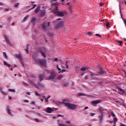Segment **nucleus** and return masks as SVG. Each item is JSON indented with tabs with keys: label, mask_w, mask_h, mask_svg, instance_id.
<instances>
[{
	"label": "nucleus",
	"mask_w": 126,
	"mask_h": 126,
	"mask_svg": "<svg viewBox=\"0 0 126 126\" xmlns=\"http://www.w3.org/2000/svg\"><path fill=\"white\" fill-rule=\"evenodd\" d=\"M103 3L100 2V3H99V6H103Z\"/></svg>",
	"instance_id": "nucleus-59"
},
{
	"label": "nucleus",
	"mask_w": 126,
	"mask_h": 126,
	"mask_svg": "<svg viewBox=\"0 0 126 126\" xmlns=\"http://www.w3.org/2000/svg\"><path fill=\"white\" fill-rule=\"evenodd\" d=\"M105 26L107 27V28H110L111 27V26H110V23H106Z\"/></svg>",
	"instance_id": "nucleus-35"
},
{
	"label": "nucleus",
	"mask_w": 126,
	"mask_h": 126,
	"mask_svg": "<svg viewBox=\"0 0 126 126\" xmlns=\"http://www.w3.org/2000/svg\"><path fill=\"white\" fill-rule=\"evenodd\" d=\"M3 57L5 59H7V55H6V53L5 52H3Z\"/></svg>",
	"instance_id": "nucleus-32"
},
{
	"label": "nucleus",
	"mask_w": 126,
	"mask_h": 126,
	"mask_svg": "<svg viewBox=\"0 0 126 126\" xmlns=\"http://www.w3.org/2000/svg\"><path fill=\"white\" fill-rule=\"evenodd\" d=\"M4 3L2 2H0V5H3Z\"/></svg>",
	"instance_id": "nucleus-63"
},
{
	"label": "nucleus",
	"mask_w": 126,
	"mask_h": 126,
	"mask_svg": "<svg viewBox=\"0 0 126 126\" xmlns=\"http://www.w3.org/2000/svg\"><path fill=\"white\" fill-rule=\"evenodd\" d=\"M117 89H118L120 94H124V93H125V90H123L121 88L117 87Z\"/></svg>",
	"instance_id": "nucleus-14"
},
{
	"label": "nucleus",
	"mask_w": 126,
	"mask_h": 126,
	"mask_svg": "<svg viewBox=\"0 0 126 126\" xmlns=\"http://www.w3.org/2000/svg\"><path fill=\"white\" fill-rule=\"evenodd\" d=\"M35 21H36V18H35L34 17H32V18L31 23H32V24H33V25H35Z\"/></svg>",
	"instance_id": "nucleus-20"
},
{
	"label": "nucleus",
	"mask_w": 126,
	"mask_h": 126,
	"mask_svg": "<svg viewBox=\"0 0 126 126\" xmlns=\"http://www.w3.org/2000/svg\"><path fill=\"white\" fill-rule=\"evenodd\" d=\"M68 85H69V83L68 82H66L63 85V86L64 87H67V86H68Z\"/></svg>",
	"instance_id": "nucleus-27"
},
{
	"label": "nucleus",
	"mask_w": 126,
	"mask_h": 126,
	"mask_svg": "<svg viewBox=\"0 0 126 126\" xmlns=\"http://www.w3.org/2000/svg\"><path fill=\"white\" fill-rule=\"evenodd\" d=\"M22 84H23V85H25V86H29V85L24 81L22 82Z\"/></svg>",
	"instance_id": "nucleus-36"
},
{
	"label": "nucleus",
	"mask_w": 126,
	"mask_h": 126,
	"mask_svg": "<svg viewBox=\"0 0 126 126\" xmlns=\"http://www.w3.org/2000/svg\"><path fill=\"white\" fill-rule=\"evenodd\" d=\"M15 57H16V58H18V59H21V58H22L21 55H20V54H16V55H15Z\"/></svg>",
	"instance_id": "nucleus-30"
},
{
	"label": "nucleus",
	"mask_w": 126,
	"mask_h": 126,
	"mask_svg": "<svg viewBox=\"0 0 126 126\" xmlns=\"http://www.w3.org/2000/svg\"><path fill=\"white\" fill-rule=\"evenodd\" d=\"M32 60L36 63H39L40 65H45L46 64V60L45 59H41L40 60L39 59H37V55L36 54H33L32 56Z\"/></svg>",
	"instance_id": "nucleus-2"
},
{
	"label": "nucleus",
	"mask_w": 126,
	"mask_h": 126,
	"mask_svg": "<svg viewBox=\"0 0 126 126\" xmlns=\"http://www.w3.org/2000/svg\"><path fill=\"white\" fill-rule=\"evenodd\" d=\"M99 72H97V74H98V75H100V74H105V73H106V71H104L103 70V68H102V67H100L99 68Z\"/></svg>",
	"instance_id": "nucleus-9"
},
{
	"label": "nucleus",
	"mask_w": 126,
	"mask_h": 126,
	"mask_svg": "<svg viewBox=\"0 0 126 126\" xmlns=\"http://www.w3.org/2000/svg\"><path fill=\"white\" fill-rule=\"evenodd\" d=\"M87 34H88V35H89L90 36L91 35H92V33H91L90 32H87Z\"/></svg>",
	"instance_id": "nucleus-56"
},
{
	"label": "nucleus",
	"mask_w": 126,
	"mask_h": 126,
	"mask_svg": "<svg viewBox=\"0 0 126 126\" xmlns=\"http://www.w3.org/2000/svg\"><path fill=\"white\" fill-rule=\"evenodd\" d=\"M65 123H66V124H68L69 125V124H70V121H66Z\"/></svg>",
	"instance_id": "nucleus-57"
},
{
	"label": "nucleus",
	"mask_w": 126,
	"mask_h": 126,
	"mask_svg": "<svg viewBox=\"0 0 126 126\" xmlns=\"http://www.w3.org/2000/svg\"><path fill=\"white\" fill-rule=\"evenodd\" d=\"M3 37L7 45H9V46H10V47L12 46V44L10 42V41H9L8 36L5 34H3Z\"/></svg>",
	"instance_id": "nucleus-7"
},
{
	"label": "nucleus",
	"mask_w": 126,
	"mask_h": 126,
	"mask_svg": "<svg viewBox=\"0 0 126 126\" xmlns=\"http://www.w3.org/2000/svg\"><path fill=\"white\" fill-rule=\"evenodd\" d=\"M41 55L42 56V57H43V58L46 59V54H45V53H44L43 51H41Z\"/></svg>",
	"instance_id": "nucleus-28"
},
{
	"label": "nucleus",
	"mask_w": 126,
	"mask_h": 126,
	"mask_svg": "<svg viewBox=\"0 0 126 126\" xmlns=\"http://www.w3.org/2000/svg\"><path fill=\"white\" fill-rule=\"evenodd\" d=\"M119 9H120V13L121 14V16H122L123 15H122V9H121V4H119Z\"/></svg>",
	"instance_id": "nucleus-44"
},
{
	"label": "nucleus",
	"mask_w": 126,
	"mask_h": 126,
	"mask_svg": "<svg viewBox=\"0 0 126 126\" xmlns=\"http://www.w3.org/2000/svg\"><path fill=\"white\" fill-rule=\"evenodd\" d=\"M31 105H35V101H31Z\"/></svg>",
	"instance_id": "nucleus-52"
},
{
	"label": "nucleus",
	"mask_w": 126,
	"mask_h": 126,
	"mask_svg": "<svg viewBox=\"0 0 126 126\" xmlns=\"http://www.w3.org/2000/svg\"><path fill=\"white\" fill-rule=\"evenodd\" d=\"M91 79L94 80H99V77H98V76H99V74L96 73H91Z\"/></svg>",
	"instance_id": "nucleus-5"
},
{
	"label": "nucleus",
	"mask_w": 126,
	"mask_h": 126,
	"mask_svg": "<svg viewBox=\"0 0 126 126\" xmlns=\"http://www.w3.org/2000/svg\"><path fill=\"white\" fill-rule=\"evenodd\" d=\"M45 13H46V12H45V11H43L42 12H41L40 13V16L41 17H42V16H45Z\"/></svg>",
	"instance_id": "nucleus-24"
},
{
	"label": "nucleus",
	"mask_w": 126,
	"mask_h": 126,
	"mask_svg": "<svg viewBox=\"0 0 126 126\" xmlns=\"http://www.w3.org/2000/svg\"><path fill=\"white\" fill-rule=\"evenodd\" d=\"M8 91L9 92H13V93H15V90H14V89H8Z\"/></svg>",
	"instance_id": "nucleus-31"
},
{
	"label": "nucleus",
	"mask_w": 126,
	"mask_h": 126,
	"mask_svg": "<svg viewBox=\"0 0 126 126\" xmlns=\"http://www.w3.org/2000/svg\"><path fill=\"white\" fill-rule=\"evenodd\" d=\"M55 77H56V73L53 71L50 73V75L48 77L47 80H53V79H55Z\"/></svg>",
	"instance_id": "nucleus-6"
},
{
	"label": "nucleus",
	"mask_w": 126,
	"mask_h": 126,
	"mask_svg": "<svg viewBox=\"0 0 126 126\" xmlns=\"http://www.w3.org/2000/svg\"><path fill=\"white\" fill-rule=\"evenodd\" d=\"M29 83L30 84H31V85H32V84H34V83L31 80H29Z\"/></svg>",
	"instance_id": "nucleus-38"
},
{
	"label": "nucleus",
	"mask_w": 126,
	"mask_h": 126,
	"mask_svg": "<svg viewBox=\"0 0 126 126\" xmlns=\"http://www.w3.org/2000/svg\"><path fill=\"white\" fill-rule=\"evenodd\" d=\"M95 36H97V37H102V36H101V35H100L99 34H95Z\"/></svg>",
	"instance_id": "nucleus-54"
},
{
	"label": "nucleus",
	"mask_w": 126,
	"mask_h": 126,
	"mask_svg": "<svg viewBox=\"0 0 126 126\" xmlns=\"http://www.w3.org/2000/svg\"><path fill=\"white\" fill-rule=\"evenodd\" d=\"M0 92L3 95H7V93H4V92L2 91V88L1 87H0Z\"/></svg>",
	"instance_id": "nucleus-22"
},
{
	"label": "nucleus",
	"mask_w": 126,
	"mask_h": 126,
	"mask_svg": "<svg viewBox=\"0 0 126 126\" xmlns=\"http://www.w3.org/2000/svg\"><path fill=\"white\" fill-rule=\"evenodd\" d=\"M65 71H66V70L65 69H62L61 71H59V73H63V72H65Z\"/></svg>",
	"instance_id": "nucleus-37"
},
{
	"label": "nucleus",
	"mask_w": 126,
	"mask_h": 126,
	"mask_svg": "<svg viewBox=\"0 0 126 126\" xmlns=\"http://www.w3.org/2000/svg\"><path fill=\"white\" fill-rule=\"evenodd\" d=\"M66 68H68V65H67V62H66Z\"/></svg>",
	"instance_id": "nucleus-55"
},
{
	"label": "nucleus",
	"mask_w": 126,
	"mask_h": 126,
	"mask_svg": "<svg viewBox=\"0 0 126 126\" xmlns=\"http://www.w3.org/2000/svg\"><path fill=\"white\" fill-rule=\"evenodd\" d=\"M46 113L48 114H51L52 112L54 111L51 107H47L46 108Z\"/></svg>",
	"instance_id": "nucleus-10"
},
{
	"label": "nucleus",
	"mask_w": 126,
	"mask_h": 126,
	"mask_svg": "<svg viewBox=\"0 0 126 126\" xmlns=\"http://www.w3.org/2000/svg\"><path fill=\"white\" fill-rule=\"evenodd\" d=\"M46 25L47 23L46 22H43L42 24V27L43 30H47V26H46Z\"/></svg>",
	"instance_id": "nucleus-13"
},
{
	"label": "nucleus",
	"mask_w": 126,
	"mask_h": 126,
	"mask_svg": "<svg viewBox=\"0 0 126 126\" xmlns=\"http://www.w3.org/2000/svg\"><path fill=\"white\" fill-rule=\"evenodd\" d=\"M6 112L7 113L8 115H9L10 116H12V114H11V112H10V109H9V106L7 107Z\"/></svg>",
	"instance_id": "nucleus-16"
},
{
	"label": "nucleus",
	"mask_w": 126,
	"mask_h": 126,
	"mask_svg": "<svg viewBox=\"0 0 126 126\" xmlns=\"http://www.w3.org/2000/svg\"><path fill=\"white\" fill-rule=\"evenodd\" d=\"M117 43H118L119 44V46H122L123 45V41L120 40H117Z\"/></svg>",
	"instance_id": "nucleus-26"
},
{
	"label": "nucleus",
	"mask_w": 126,
	"mask_h": 126,
	"mask_svg": "<svg viewBox=\"0 0 126 126\" xmlns=\"http://www.w3.org/2000/svg\"><path fill=\"white\" fill-rule=\"evenodd\" d=\"M40 8H41V6H40V5H38L34 10L35 13H38V12H39V11L40 10Z\"/></svg>",
	"instance_id": "nucleus-15"
},
{
	"label": "nucleus",
	"mask_w": 126,
	"mask_h": 126,
	"mask_svg": "<svg viewBox=\"0 0 126 126\" xmlns=\"http://www.w3.org/2000/svg\"><path fill=\"white\" fill-rule=\"evenodd\" d=\"M29 17V15H27L26 17H25L23 19V20H22V22H25L26 20H27L28 19V18Z\"/></svg>",
	"instance_id": "nucleus-21"
},
{
	"label": "nucleus",
	"mask_w": 126,
	"mask_h": 126,
	"mask_svg": "<svg viewBox=\"0 0 126 126\" xmlns=\"http://www.w3.org/2000/svg\"><path fill=\"white\" fill-rule=\"evenodd\" d=\"M111 116H112V117H113L114 118H116V115L114 114V112L113 111L111 112Z\"/></svg>",
	"instance_id": "nucleus-43"
},
{
	"label": "nucleus",
	"mask_w": 126,
	"mask_h": 126,
	"mask_svg": "<svg viewBox=\"0 0 126 126\" xmlns=\"http://www.w3.org/2000/svg\"><path fill=\"white\" fill-rule=\"evenodd\" d=\"M19 5V3H15L14 5V7H17Z\"/></svg>",
	"instance_id": "nucleus-41"
},
{
	"label": "nucleus",
	"mask_w": 126,
	"mask_h": 126,
	"mask_svg": "<svg viewBox=\"0 0 126 126\" xmlns=\"http://www.w3.org/2000/svg\"><path fill=\"white\" fill-rule=\"evenodd\" d=\"M29 44H27V46L26 47V49H25V50L26 51L27 54H29Z\"/></svg>",
	"instance_id": "nucleus-17"
},
{
	"label": "nucleus",
	"mask_w": 126,
	"mask_h": 126,
	"mask_svg": "<svg viewBox=\"0 0 126 126\" xmlns=\"http://www.w3.org/2000/svg\"><path fill=\"white\" fill-rule=\"evenodd\" d=\"M49 98H51V95H48V96L47 97L45 98V103L48 102V101H49Z\"/></svg>",
	"instance_id": "nucleus-23"
},
{
	"label": "nucleus",
	"mask_w": 126,
	"mask_h": 126,
	"mask_svg": "<svg viewBox=\"0 0 126 126\" xmlns=\"http://www.w3.org/2000/svg\"><path fill=\"white\" fill-rule=\"evenodd\" d=\"M34 121L36 123H39V119H38L37 118L34 119Z\"/></svg>",
	"instance_id": "nucleus-50"
},
{
	"label": "nucleus",
	"mask_w": 126,
	"mask_h": 126,
	"mask_svg": "<svg viewBox=\"0 0 126 126\" xmlns=\"http://www.w3.org/2000/svg\"><path fill=\"white\" fill-rule=\"evenodd\" d=\"M9 10V8H5L4 9V11H8Z\"/></svg>",
	"instance_id": "nucleus-51"
},
{
	"label": "nucleus",
	"mask_w": 126,
	"mask_h": 126,
	"mask_svg": "<svg viewBox=\"0 0 126 126\" xmlns=\"http://www.w3.org/2000/svg\"><path fill=\"white\" fill-rule=\"evenodd\" d=\"M60 117H63V116L60 114L57 115L58 118H60Z\"/></svg>",
	"instance_id": "nucleus-58"
},
{
	"label": "nucleus",
	"mask_w": 126,
	"mask_h": 126,
	"mask_svg": "<svg viewBox=\"0 0 126 126\" xmlns=\"http://www.w3.org/2000/svg\"><path fill=\"white\" fill-rule=\"evenodd\" d=\"M88 106H86L84 109H83V111H85V110H87V109H88Z\"/></svg>",
	"instance_id": "nucleus-53"
},
{
	"label": "nucleus",
	"mask_w": 126,
	"mask_h": 126,
	"mask_svg": "<svg viewBox=\"0 0 126 126\" xmlns=\"http://www.w3.org/2000/svg\"><path fill=\"white\" fill-rule=\"evenodd\" d=\"M59 126H68L67 125H65L64 124H61V123H58Z\"/></svg>",
	"instance_id": "nucleus-40"
},
{
	"label": "nucleus",
	"mask_w": 126,
	"mask_h": 126,
	"mask_svg": "<svg viewBox=\"0 0 126 126\" xmlns=\"http://www.w3.org/2000/svg\"><path fill=\"white\" fill-rule=\"evenodd\" d=\"M107 109L103 108V107H100L98 111L100 114V115H98L97 118L99 120V122L100 124H102V122H103V117H104V114H103V112L104 111H106Z\"/></svg>",
	"instance_id": "nucleus-3"
},
{
	"label": "nucleus",
	"mask_w": 126,
	"mask_h": 126,
	"mask_svg": "<svg viewBox=\"0 0 126 126\" xmlns=\"http://www.w3.org/2000/svg\"><path fill=\"white\" fill-rule=\"evenodd\" d=\"M44 76H45L44 74H40L39 75L38 77L40 82L41 81H43V80H44Z\"/></svg>",
	"instance_id": "nucleus-11"
},
{
	"label": "nucleus",
	"mask_w": 126,
	"mask_h": 126,
	"mask_svg": "<svg viewBox=\"0 0 126 126\" xmlns=\"http://www.w3.org/2000/svg\"><path fill=\"white\" fill-rule=\"evenodd\" d=\"M101 102L100 100H94L92 101V104L93 105H97V104H99V103Z\"/></svg>",
	"instance_id": "nucleus-12"
},
{
	"label": "nucleus",
	"mask_w": 126,
	"mask_h": 126,
	"mask_svg": "<svg viewBox=\"0 0 126 126\" xmlns=\"http://www.w3.org/2000/svg\"><path fill=\"white\" fill-rule=\"evenodd\" d=\"M62 78H63V76H62V75H59L57 77V79H62Z\"/></svg>",
	"instance_id": "nucleus-45"
},
{
	"label": "nucleus",
	"mask_w": 126,
	"mask_h": 126,
	"mask_svg": "<svg viewBox=\"0 0 126 126\" xmlns=\"http://www.w3.org/2000/svg\"><path fill=\"white\" fill-rule=\"evenodd\" d=\"M34 93H35V96H41V94L38 93V92H35Z\"/></svg>",
	"instance_id": "nucleus-39"
},
{
	"label": "nucleus",
	"mask_w": 126,
	"mask_h": 126,
	"mask_svg": "<svg viewBox=\"0 0 126 126\" xmlns=\"http://www.w3.org/2000/svg\"><path fill=\"white\" fill-rule=\"evenodd\" d=\"M113 122H114V124L113 125V126H116V122H118V119L117 118H113Z\"/></svg>",
	"instance_id": "nucleus-25"
},
{
	"label": "nucleus",
	"mask_w": 126,
	"mask_h": 126,
	"mask_svg": "<svg viewBox=\"0 0 126 126\" xmlns=\"http://www.w3.org/2000/svg\"><path fill=\"white\" fill-rule=\"evenodd\" d=\"M63 22L60 21V22L58 23V24H57L55 26V29H56V30H58L59 28H60V27H63Z\"/></svg>",
	"instance_id": "nucleus-8"
},
{
	"label": "nucleus",
	"mask_w": 126,
	"mask_h": 126,
	"mask_svg": "<svg viewBox=\"0 0 126 126\" xmlns=\"http://www.w3.org/2000/svg\"><path fill=\"white\" fill-rule=\"evenodd\" d=\"M38 86H39V87H41V88H45V86L44 85V84L41 83L40 82H38L37 83Z\"/></svg>",
	"instance_id": "nucleus-18"
},
{
	"label": "nucleus",
	"mask_w": 126,
	"mask_h": 126,
	"mask_svg": "<svg viewBox=\"0 0 126 126\" xmlns=\"http://www.w3.org/2000/svg\"><path fill=\"white\" fill-rule=\"evenodd\" d=\"M32 7L29 10H31L32 9H33V8H35V6H37V5L35 4H32Z\"/></svg>",
	"instance_id": "nucleus-34"
},
{
	"label": "nucleus",
	"mask_w": 126,
	"mask_h": 126,
	"mask_svg": "<svg viewBox=\"0 0 126 126\" xmlns=\"http://www.w3.org/2000/svg\"><path fill=\"white\" fill-rule=\"evenodd\" d=\"M56 67H57V70H58V71H62V69H61L60 67H59V65H57Z\"/></svg>",
	"instance_id": "nucleus-42"
},
{
	"label": "nucleus",
	"mask_w": 126,
	"mask_h": 126,
	"mask_svg": "<svg viewBox=\"0 0 126 126\" xmlns=\"http://www.w3.org/2000/svg\"><path fill=\"white\" fill-rule=\"evenodd\" d=\"M78 96H86V94L80 93L78 94Z\"/></svg>",
	"instance_id": "nucleus-33"
},
{
	"label": "nucleus",
	"mask_w": 126,
	"mask_h": 126,
	"mask_svg": "<svg viewBox=\"0 0 126 126\" xmlns=\"http://www.w3.org/2000/svg\"><path fill=\"white\" fill-rule=\"evenodd\" d=\"M8 98L9 100H11V99L12 98V97L9 95H8Z\"/></svg>",
	"instance_id": "nucleus-60"
},
{
	"label": "nucleus",
	"mask_w": 126,
	"mask_h": 126,
	"mask_svg": "<svg viewBox=\"0 0 126 126\" xmlns=\"http://www.w3.org/2000/svg\"><path fill=\"white\" fill-rule=\"evenodd\" d=\"M52 12L54 14H56L57 16H60L61 17L64 16V14H67V11L66 10H63L62 11L52 10Z\"/></svg>",
	"instance_id": "nucleus-4"
},
{
	"label": "nucleus",
	"mask_w": 126,
	"mask_h": 126,
	"mask_svg": "<svg viewBox=\"0 0 126 126\" xmlns=\"http://www.w3.org/2000/svg\"><path fill=\"white\" fill-rule=\"evenodd\" d=\"M120 126H126V125L123 124H121Z\"/></svg>",
	"instance_id": "nucleus-64"
},
{
	"label": "nucleus",
	"mask_w": 126,
	"mask_h": 126,
	"mask_svg": "<svg viewBox=\"0 0 126 126\" xmlns=\"http://www.w3.org/2000/svg\"><path fill=\"white\" fill-rule=\"evenodd\" d=\"M3 64L4 65H6V66H7V67H10V66H11V64L7 63H6V62L5 61H3Z\"/></svg>",
	"instance_id": "nucleus-19"
},
{
	"label": "nucleus",
	"mask_w": 126,
	"mask_h": 126,
	"mask_svg": "<svg viewBox=\"0 0 126 126\" xmlns=\"http://www.w3.org/2000/svg\"><path fill=\"white\" fill-rule=\"evenodd\" d=\"M55 10L56 11H59V7L56 6L55 7V10Z\"/></svg>",
	"instance_id": "nucleus-48"
},
{
	"label": "nucleus",
	"mask_w": 126,
	"mask_h": 126,
	"mask_svg": "<svg viewBox=\"0 0 126 126\" xmlns=\"http://www.w3.org/2000/svg\"><path fill=\"white\" fill-rule=\"evenodd\" d=\"M86 69H88V67H82L81 68V71H85V70H86Z\"/></svg>",
	"instance_id": "nucleus-29"
},
{
	"label": "nucleus",
	"mask_w": 126,
	"mask_h": 126,
	"mask_svg": "<svg viewBox=\"0 0 126 126\" xmlns=\"http://www.w3.org/2000/svg\"><path fill=\"white\" fill-rule=\"evenodd\" d=\"M65 102H67V99H63L62 102L59 101L58 103L60 104H64L65 107H67L68 109L72 110V111H74V110H76V109H77V105Z\"/></svg>",
	"instance_id": "nucleus-1"
},
{
	"label": "nucleus",
	"mask_w": 126,
	"mask_h": 126,
	"mask_svg": "<svg viewBox=\"0 0 126 126\" xmlns=\"http://www.w3.org/2000/svg\"><path fill=\"white\" fill-rule=\"evenodd\" d=\"M34 86H35V88L39 89V87H38V86L37 85H34Z\"/></svg>",
	"instance_id": "nucleus-61"
},
{
	"label": "nucleus",
	"mask_w": 126,
	"mask_h": 126,
	"mask_svg": "<svg viewBox=\"0 0 126 126\" xmlns=\"http://www.w3.org/2000/svg\"><path fill=\"white\" fill-rule=\"evenodd\" d=\"M37 51L38 52H39L40 53H41V52H43V51H42V49H41V48L38 49L37 50Z\"/></svg>",
	"instance_id": "nucleus-47"
},
{
	"label": "nucleus",
	"mask_w": 126,
	"mask_h": 126,
	"mask_svg": "<svg viewBox=\"0 0 126 126\" xmlns=\"http://www.w3.org/2000/svg\"><path fill=\"white\" fill-rule=\"evenodd\" d=\"M24 103H29V100H27V99H25L24 100Z\"/></svg>",
	"instance_id": "nucleus-49"
},
{
	"label": "nucleus",
	"mask_w": 126,
	"mask_h": 126,
	"mask_svg": "<svg viewBox=\"0 0 126 126\" xmlns=\"http://www.w3.org/2000/svg\"><path fill=\"white\" fill-rule=\"evenodd\" d=\"M90 115L91 117H94V116H95V113H90Z\"/></svg>",
	"instance_id": "nucleus-46"
},
{
	"label": "nucleus",
	"mask_w": 126,
	"mask_h": 126,
	"mask_svg": "<svg viewBox=\"0 0 126 126\" xmlns=\"http://www.w3.org/2000/svg\"><path fill=\"white\" fill-rule=\"evenodd\" d=\"M54 62H58V58H55Z\"/></svg>",
	"instance_id": "nucleus-62"
}]
</instances>
